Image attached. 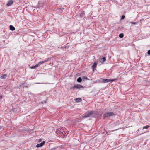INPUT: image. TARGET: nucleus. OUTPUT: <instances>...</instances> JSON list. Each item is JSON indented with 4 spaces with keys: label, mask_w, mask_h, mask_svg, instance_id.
I'll return each instance as SVG.
<instances>
[{
    "label": "nucleus",
    "mask_w": 150,
    "mask_h": 150,
    "mask_svg": "<svg viewBox=\"0 0 150 150\" xmlns=\"http://www.w3.org/2000/svg\"><path fill=\"white\" fill-rule=\"evenodd\" d=\"M93 114V112L92 111H88V113H86L84 116L82 117V118H85L89 117L90 115H92Z\"/></svg>",
    "instance_id": "obj_3"
},
{
    "label": "nucleus",
    "mask_w": 150,
    "mask_h": 150,
    "mask_svg": "<svg viewBox=\"0 0 150 150\" xmlns=\"http://www.w3.org/2000/svg\"><path fill=\"white\" fill-rule=\"evenodd\" d=\"M41 139H39V141H38L39 142H40L41 141Z\"/></svg>",
    "instance_id": "obj_22"
},
{
    "label": "nucleus",
    "mask_w": 150,
    "mask_h": 150,
    "mask_svg": "<svg viewBox=\"0 0 150 150\" xmlns=\"http://www.w3.org/2000/svg\"><path fill=\"white\" fill-rule=\"evenodd\" d=\"M124 35L123 33H121L119 35V37L120 38H122L123 37Z\"/></svg>",
    "instance_id": "obj_13"
},
{
    "label": "nucleus",
    "mask_w": 150,
    "mask_h": 150,
    "mask_svg": "<svg viewBox=\"0 0 150 150\" xmlns=\"http://www.w3.org/2000/svg\"><path fill=\"white\" fill-rule=\"evenodd\" d=\"M47 61V60H45L44 61H40V62H39L37 64L35 65V66L31 67V68L32 69L35 68H36L38 67L40 65L43 64L44 62H46Z\"/></svg>",
    "instance_id": "obj_1"
},
{
    "label": "nucleus",
    "mask_w": 150,
    "mask_h": 150,
    "mask_svg": "<svg viewBox=\"0 0 150 150\" xmlns=\"http://www.w3.org/2000/svg\"><path fill=\"white\" fill-rule=\"evenodd\" d=\"M115 115L114 114L113 112H109L103 115V117L104 118L106 117H110Z\"/></svg>",
    "instance_id": "obj_2"
},
{
    "label": "nucleus",
    "mask_w": 150,
    "mask_h": 150,
    "mask_svg": "<svg viewBox=\"0 0 150 150\" xmlns=\"http://www.w3.org/2000/svg\"><path fill=\"white\" fill-rule=\"evenodd\" d=\"M103 81H102V82L104 83L109 82H111L115 80V79H103Z\"/></svg>",
    "instance_id": "obj_4"
},
{
    "label": "nucleus",
    "mask_w": 150,
    "mask_h": 150,
    "mask_svg": "<svg viewBox=\"0 0 150 150\" xmlns=\"http://www.w3.org/2000/svg\"><path fill=\"white\" fill-rule=\"evenodd\" d=\"M74 88L76 89H80L81 88L83 89L84 87L82 86L79 84H75L74 85Z\"/></svg>",
    "instance_id": "obj_5"
},
{
    "label": "nucleus",
    "mask_w": 150,
    "mask_h": 150,
    "mask_svg": "<svg viewBox=\"0 0 150 150\" xmlns=\"http://www.w3.org/2000/svg\"><path fill=\"white\" fill-rule=\"evenodd\" d=\"M125 16L124 15L122 16L121 17V19L122 20V19H124V18H125Z\"/></svg>",
    "instance_id": "obj_18"
},
{
    "label": "nucleus",
    "mask_w": 150,
    "mask_h": 150,
    "mask_svg": "<svg viewBox=\"0 0 150 150\" xmlns=\"http://www.w3.org/2000/svg\"><path fill=\"white\" fill-rule=\"evenodd\" d=\"M101 60H102V62H104L105 61L106 58L105 57H104L102 59H101Z\"/></svg>",
    "instance_id": "obj_15"
},
{
    "label": "nucleus",
    "mask_w": 150,
    "mask_h": 150,
    "mask_svg": "<svg viewBox=\"0 0 150 150\" xmlns=\"http://www.w3.org/2000/svg\"><path fill=\"white\" fill-rule=\"evenodd\" d=\"M7 76V75L6 74H3L0 77V78L3 79H6V77Z\"/></svg>",
    "instance_id": "obj_9"
},
{
    "label": "nucleus",
    "mask_w": 150,
    "mask_h": 150,
    "mask_svg": "<svg viewBox=\"0 0 150 150\" xmlns=\"http://www.w3.org/2000/svg\"><path fill=\"white\" fill-rule=\"evenodd\" d=\"M45 144V142L44 141H43L41 143L38 144L37 145L36 147L38 148L42 147V146L43 145H44Z\"/></svg>",
    "instance_id": "obj_6"
},
{
    "label": "nucleus",
    "mask_w": 150,
    "mask_h": 150,
    "mask_svg": "<svg viewBox=\"0 0 150 150\" xmlns=\"http://www.w3.org/2000/svg\"><path fill=\"white\" fill-rule=\"evenodd\" d=\"M77 81L79 82H81L82 81V79L81 78L79 77L77 79Z\"/></svg>",
    "instance_id": "obj_12"
},
{
    "label": "nucleus",
    "mask_w": 150,
    "mask_h": 150,
    "mask_svg": "<svg viewBox=\"0 0 150 150\" xmlns=\"http://www.w3.org/2000/svg\"><path fill=\"white\" fill-rule=\"evenodd\" d=\"M9 28L12 31H13L15 30V27L11 25H10Z\"/></svg>",
    "instance_id": "obj_11"
},
{
    "label": "nucleus",
    "mask_w": 150,
    "mask_h": 150,
    "mask_svg": "<svg viewBox=\"0 0 150 150\" xmlns=\"http://www.w3.org/2000/svg\"><path fill=\"white\" fill-rule=\"evenodd\" d=\"M130 23L133 24H135L137 23L136 22H131Z\"/></svg>",
    "instance_id": "obj_19"
},
{
    "label": "nucleus",
    "mask_w": 150,
    "mask_h": 150,
    "mask_svg": "<svg viewBox=\"0 0 150 150\" xmlns=\"http://www.w3.org/2000/svg\"><path fill=\"white\" fill-rule=\"evenodd\" d=\"M37 83V84H40V83Z\"/></svg>",
    "instance_id": "obj_24"
},
{
    "label": "nucleus",
    "mask_w": 150,
    "mask_h": 150,
    "mask_svg": "<svg viewBox=\"0 0 150 150\" xmlns=\"http://www.w3.org/2000/svg\"><path fill=\"white\" fill-rule=\"evenodd\" d=\"M0 98H2V96H0Z\"/></svg>",
    "instance_id": "obj_23"
},
{
    "label": "nucleus",
    "mask_w": 150,
    "mask_h": 150,
    "mask_svg": "<svg viewBox=\"0 0 150 150\" xmlns=\"http://www.w3.org/2000/svg\"><path fill=\"white\" fill-rule=\"evenodd\" d=\"M84 12H83L82 13H81V15H80V16L81 17H83V16H84Z\"/></svg>",
    "instance_id": "obj_16"
},
{
    "label": "nucleus",
    "mask_w": 150,
    "mask_h": 150,
    "mask_svg": "<svg viewBox=\"0 0 150 150\" xmlns=\"http://www.w3.org/2000/svg\"><path fill=\"white\" fill-rule=\"evenodd\" d=\"M97 63L96 62H95L93 65L92 67L93 69V71H94L96 69V68L97 67Z\"/></svg>",
    "instance_id": "obj_8"
},
{
    "label": "nucleus",
    "mask_w": 150,
    "mask_h": 150,
    "mask_svg": "<svg viewBox=\"0 0 150 150\" xmlns=\"http://www.w3.org/2000/svg\"><path fill=\"white\" fill-rule=\"evenodd\" d=\"M148 54L150 55V50H149L147 52Z\"/></svg>",
    "instance_id": "obj_20"
},
{
    "label": "nucleus",
    "mask_w": 150,
    "mask_h": 150,
    "mask_svg": "<svg viewBox=\"0 0 150 150\" xmlns=\"http://www.w3.org/2000/svg\"><path fill=\"white\" fill-rule=\"evenodd\" d=\"M75 100L76 102L78 103L81 102V101L82 100L81 98H78L75 99Z\"/></svg>",
    "instance_id": "obj_10"
},
{
    "label": "nucleus",
    "mask_w": 150,
    "mask_h": 150,
    "mask_svg": "<svg viewBox=\"0 0 150 150\" xmlns=\"http://www.w3.org/2000/svg\"><path fill=\"white\" fill-rule=\"evenodd\" d=\"M149 127V125H146L145 126H144L143 129H147Z\"/></svg>",
    "instance_id": "obj_14"
},
{
    "label": "nucleus",
    "mask_w": 150,
    "mask_h": 150,
    "mask_svg": "<svg viewBox=\"0 0 150 150\" xmlns=\"http://www.w3.org/2000/svg\"><path fill=\"white\" fill-rule=\"evenodd\" d=\"M13 3L12 0H9L8 1L6 4V5L8 6H9L11 5Z\"/></svg>",
    "instance_id": "obj_7"
},
{
    "label": "nucleus",
    "mask_w": 150,
    "mask_h": 150,
    "mask_svg": "<svg viewBox=\"0 0 150 150\" xmlns=\"http://www.w3.org/2000/svg\"><path fill=\"white\" fill-rule=\"evenodd\" d=\"M83 79H87V77H83Z\"/></svg>",
    "instance_id": "obj_21"
},
{
    "label": "nucleus",
    "mask_w": 150,
    "mask_h": 150,
    "mask_svg": "<svg viewBox=\"0 0 150 150\" xmlns=\"http://www.w3.org/2000/svg\"><path fill=\"white\" fill-rule=\"evenodd\" d=\"M66 132H67V134H66V133H65V132H64V133H63V132H62V134H65V135H67L68 134V133H69V132L68 131H66Z\"/></svg>",
    "instance_id": "obj_17"
}]
</instances>
